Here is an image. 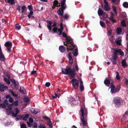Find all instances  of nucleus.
I'll use <instances>...</instances> for the list:
<instances>
[{"label": "nucleus", "instance_id": "f257e3e1", "mask_svg": "<svg viewBox=\"0 0 128 128\" xmlns=\"http://www.w3.org/2000/svg\"><path fill=\"white\" fill-rule=\"evenodd\" d=\"M62 72L64 74L68 75L70 74V76L72 78H74L75 76V69L73 68L71 69V65L70 64L67 66L66 68H62Z\"/></svg>", "mask_w": 128, "mask_h": 128}, {"label": "nucleus", "instance_id": "f03ea898", "mask_svg": "<svg viewBox=\"0 0 128 128\" xmlns=\"http://www.w3.org/2000/svg\"><path fill=\"white\" fill-rule=\"evenodd\" d=\"M122 102V99L119 97H115L113 98V102L116 107H120L121 106Z\"/></svg>", "mask_w": 128, "mask_h": 128}, {"label": "nucleus", "instance_id": "7ed1b4c3", "mask_svg": "<svg viewBox=\"0 0 128 128\" xmlns=\"http://www.w3.org/2000/svg\"><path fill=\"white\" fill-rule=\"evenodd\" d=\"M80 114L81 115V120L83 126H86L87 123L86 121L85 120L84 117V111L82 107L81 108Z\"/></svg>", "mask_w": 128, "mask_h": 128}, {"label": "nucleus", "instance_id": "20e7f679", "mask_svg": "<svg viewBox=\"0 0 128 128\" xmlns=\"http://www.w3.org/2000/svg\"><path fill=\"white\" fill-rule=\"evenodd\" d=\"M66 41L68 44H70L72 47L68 48V46L67 50H72L74 48V42L72 39L69 36H68V37L66 38Z\"/></svg>", "mask_w": 128, "mask_h": 128}, {"label": "nucleus", "instance_id": "39448f33", "mask_svg": "<svg viewBox=\"0 0 128 128\" xmlns=\"http://www.w3.org/2000/svg\"><path fill=\"white\" fill-rule=\"evenodd\" d=\"M72 83V86L75 89H78L79 86V81L74 78H73L71 81Z\"/></svg>", "mask_w": 128, "mask_h": 128}, {"label": "nucleus", "instance_id": "423d86ee", "mask_svg": "<svg viewBox=\"0 0 128 128\" xmlns=\"http://www.w3.org/2000/svg\"><path fill=\"white\" fill-rule=\"evenodd\" d=\"M61 7L59 8L57 12L58 15L62 16L64 13V10L66 9V5L61 4Z\"/></svg>", "mask_w": 128, "mask_h": 128}, {"label": "nucleus", "instance_id": "0eeeda50", "mask_svg": "<svg viewBox=\"0 0 128 128\" xmlns=\"http://www.w3.org/2000/svg\"><path fill=\"white\" fill-rule=\"evenodd\" d=\"M4 45L6 47L8 52H11V49L12 46V42H8L4 44Z\"/></svg>", "mask_w": 128, "mask_h": 128}, {"label": "nucleus", "instance_id": "6e6552de", "mask_svg": "<svg viewBox=\"0 0 128 128\" xmlns=\"http://www.w3.org/2000/svg\"><path fill=\"white\" fill-rule=\"evenodd\" d=\"M9 104L8 100H5L2 104H0V109L1 108H5L6 106H8Z\"/></svg>", "mask_w": 128, "mask_h": 128}, {"label": "nucleus", "instance_id": "1a4fd4ad", "mask_svg": "<svg viewBox=\"0 0 128 128\" xmlns=\"http://www.w3.org/2000/svg\"><path fill=\"white\" fill-rule=\"evenodd\" d=\"M10 80L14 83L16 88L17 89H18L19 86L18 82L17 81H16V80L13 78L11 79Z\"/></svg>", "mask_w": 128, "mask_h": 128}, {"label": "nucleus", "instance_id": "9d476101", "mask_svg": "<svg viewBox=\"0 0 128 128\" xmlns=\"http://www.w3.org/2000/svg\"><path fill=\"white\" fill-rule=\"evenodd\" d=\"M113 49L114 50V52L116 53H118L121 56H123L124 55V54L123 52L120 49H114V48Z\"/></svg>", "mask_w": 128, "mask_h": 128}, {"label": "nucleus", "instance_id": "9b49d317", "mask_svg": "<svg viewBox=\"0 0 128 128\" xmlns=\"http://www.w3.org/2000/svg\"><path fill=\"white\" fill-rule=\"evenodd\" d=\"M60 28H58V32L59 33V35H61L62 34V31L64 29L63 24L62 22H61L60 23Z\"/></svg>", "mask_w": 128, "mask_h": 128}, {"label": "nucleus", "instance_id": "f8f14e48", "mask_svg": "<svg viewBox=\"0 0 128 128\" xmlns=\"http://www.w3.org/2000/svg\"><path fill=\"white\" fill-rule=\"evenodd\" d=\"M46 22H47V23L48 24L47 26V28L50 31H51L52 29L51 25L52 23V22L51 20H47L46 21Z\"/></svg>", "mask_w": 128, "mask_h": 128}, {"label": "nucleus", "instance_id": "ddd939ff", "mask_svg": "<svg viewBox=\"0 0 128 128\" xmlns=\"http://www.w3.org/2000/svg\"><path fill=\"white\" fill-rule=\"evenodd\" d=\"M8 87L0 83V92H2L5 89H7Z\"/></svg>", "mask_w": 128, "mask_h": 128}, {"label": "nucleus", "instance_id": "4468645a", "mask_svg": "<svg viewBox=\"0 0 128 128\" xmlns=\"http://www.w3.org/2000/svg\"><path fill=\"white\" fill-rule=\"evenodd\" d=\"M110 88H111L110 93L112 94L116 93V92L115 86L113 84L111 85L110 86Z\"/></svg>", "mask_w": 128, "mask_h": 128}, {"label": "nucleus", "instance_id": "2eb2a0df", "mask_svg": "<svg viewBox=\"0 0 128 128\" xmlns=\"http://www.w3.org/2000/svg\"><path fill=\"white\" fill-rule=\"evenodd\" d=\"M111 16L109 18V19L110 20H111L112 22L113 23H115L116 21V20L114 19V14L112 12H110Z\"/></svg>", "mask_w": 128, "mask_h": 128}, {"label": "nucleus", "instance_id": "dca6fc26", "mask_svg": "<svg viewBox=\"0 0 128 128\" xmlns=\"http://www.w3.org/2000/svg\"><path fill=\"white\" fill-rule=\"evenodd\" d=\"M98 13L99 16H101L103 15L104 16L105 15V12H104L100 8L98 9Z\"/></svg>", "mask_w": 128, "mask_h": 128}, {"label": "nucleus", "instance_id": "f3484780", "mask_svg": "<svg viewBox=\"0 0 128 128\" xmlns=\"http://www.w3.org/2000/svg\"><path fill=\"white\" fill-rule=\"evenodd\" d=\"M15 114L14 112H12V115L14 117H16L17 116L19 112V111L18 110V109L17 108L15 109Z\"/></svg>", "mask_w": 128, "mask_h": 128}, {"label": "nucleus", "instance_id": "a211bd4d", "mask_svg": "<svg viewBox=\"0 0 128 128\" xmlns=\"http://www.w3.org/2000/svg\"><path fill=\"white\" fill-rule=\"evenodd\" d=\"M54 6L56 7H60L61 6L60 5V3H59L58 0H55L53 2Z\"/></svg>", "mask_w": 128, "mask_h": 128}, {"label": "nucleus", "instance_id": "6ab92c4d", "mask_svg": "<svg viewBox=\"0 0 128 128\" xmlns=\"http://www.w3.org/2000/svg\"><path fill=\"white\" fill-rule=\"evenodd\" d=\"M68 59L69 60L70 64L71 65L73 63V60L71 56V54L70 53H68Z\"/></svg>", "mask_w": 128, "mask_h": 128}, {"label": "nucleus", "instance_id": "aec40b11", "mask_svg": "<svg viewBox=\"0 0 128 128\" xmlns=\"http://www.w3.org/2000/svg\"><path fill=\"white\" fill-rule=\"evenodd\" d=\"M59 49L60 51L62 52H64L66 50V48L63 46L61 45L59 46Z\"/></svg>", "mask_w": 128, "mask_h": 128}, {"label": "nucleus", "instance_id": "412c9836", "mask_svg": "<svg viewBox=\"0 0 128 128\" xmlns=\"http://www.w3.org/2000/svg\"><path fill=\"white\" fill-rule=\"evenodd\" d=\"M122 41V40L120 38H118V39L115 40V42L117 45L120 46L121 44Z\"/></svg>", "mask_w": 128, "mask_h": 128}, {"label": "nucleus", "instance_id": "4be33fe9", "mask_svg": "<svg viewBox=\"0 0 128 128\" xmlns=\"http://www.w3.org/2000/svg\"><path fill=\"white\" fill-rule=\"evenodd\" d=\"M26 7L24 6H23L21 7L22 13L24 15L25 14V12H26Z\"/></svg>", "mask_w": 128, "mask_h": 128}, {"label": "nucleus", "instance_id": "5701e85b", "mask_svg": "<svg viewBox=\"0 0 128 128\" xmlns=\"http://www.w3.org/2000/svg\"><path fill=\"white\" fill-rule=\"evenodd\" d=\"M0 60L2 61H4L6 60L5 58L2 53H0Z\"/></svg>", "mask_w": 128, "mask_h": 128}, {"label": "nucleus", "instance_id": "b1692460", "mask_svg": "<svg viewBox=\"0 0 128 128\" xmlns=\"http://www.w3.org/2000/svg\"><path fill=\"white\" fill-rule=\"evenodd\" d=\"M78 100H76V99L74 100L73 102H70V104L72 106H76L78 104Z\"/></svg>", "mask_w": 128, "mask_h": 128}, {"label": "nucleus", "instance_id": "393cba45", "mask_svg": "<svg viewBox=\"0 0 128 128\" xmlns=\"http://www.w3.org/2000/svg\"><path fill=\"white\" fill-rule=\"evenodd\" d=\"M104 83L106 86H108L110 83V80L108 79H106L104 81Z\"/></svg>", "mask_w": 128, "mask_h": 128}, {"label": "nucleus", "instance_id": "a878e982", "mask_svg": "<svg viewBox=\"0 0 128 128\" xmlns=\"http://www.w3.org/2000/svg\"><path fill=\"white\" fill-rule=\"evenodd\" d=\"M14 0H5V1L6 3H8L10 4L11 5L14 4H15Z\"/></svg>", "mask_w": 128, "mask_h": 128}, {"label": "nucleus", "instance_id": "bb28decb", "mask_svg": "<svg viewBox=\"0 0 128 128\" xmlns=\"http://www.w3.org/2000/svg\"><path fill=\"white\" fill-rule=\"evenodd\" d=\"M6 110L7 114L8 115H9L11 112L12 108L11 107L8 106V109H6Z\"/></svg>", "mask_w": 128, "mask_h": 128}, {"label": "nucleus", "instance_id": "cd10ccee", "mask_svg": "<svg viewBox=\"0 0 128 128\" xmlns=\"http://www.w3.org/2000/svg\"><path fill=\"white\" fill-rule=\"evenodd\" d=\"M72 54L74 56H76L78 55V49L76 48L73 51Z\"/></svg>", "mask_w": 128, "mask_h": 128}, {"label": "nucleus", "instance_id": "c85d7f7f", "mask_svg": "<svg viewBox=\"0 0 128 128\" xmlns=\"http://www.w3.org/2000/svg\"><path fill=\"white\" fill-rule=\"evenodd\" d=\"M104 10L105 11H109L110 10L108 4L105 5L104 7Z\"/></svg>", "mask_w": 128, "mask_h": 128}, {"label": "nucleus", "instance_id": "c756f323", "mask_svg": "<svg viewBox=\"0 0 128 128\" xmlns=\"http://www.w3.org/2000/svg\"><path fill=\"white\" fill-rule=\"evenodd\" d=\"M20 93L22 94H25V90L23 87H21L20 90Z\"/></svg>", "mask_w": 128, "mask_h": 128}, {"label": "nucleus", "instance_id": "7c9ffc66", "mask_svg": "<svg viewBox=\"0 0 128 128\" xmlns=\"http://www.w3.org/2000/svg\"><path fill=\"white\" fill-rule=\"evenodd\" d=\"M116 31V34H119L122 32V29L121 28L119 27L117 29Z\"/></svg>", "mask_w": 128, "mask_h": 128}, {"label": "nucleus", "instance_id": "2f4dec72", "mask_svg": "<svg viewBox=\"0 0 128 128\" xmlns=\"http://www.w3.org/2000/svg\"><path fill=\"white\" fill-rule=\"evenodd\" d=\"M113 53L114 54V56L113 58H113L115 59L116 60H117L118 58V54L117 53H116L114 51L113 52Z\"/></svg>", "mask_w": 128, "mask_h": 128}, {"label": "nucleus", "instance_id": "473e14b6", "mask_svg": "<svg viewBox=\"0 0 128 128\" xmlns=\"http://www.w3.org/2000/svg\"><path fill=\"white\" fill-rule=\"evenodd\" d=\"M121 64L123 67H125L126 66V60H123L122 61Z\"/></svg>", "mask_w": 128, "mask_h": 128}, {"label": "nucleus", "instance_id": "72a5a7b5", "mask_svg": "<svg viewBox=\"0 0 128 128\" xmlns=\"http://www.w3.org/2000/svg\"><path fill=\"white\" fill-rule=\"evenodd\" d=\"M10 93L14 97H17L18 96V94H15L14 92L12 90L10 91Z\"/></svg>", "mask_w": 128, "mask_h": 128}, {"label": "nucleus", "instance_id": "f704fd0d", "mask_svg": "<svg viewBox=\"0 0 128 128\" xmlns=\"http://www.w3.org/2000/svg\"><path fill=\"white\" fill-rule=\"evenodd\" d=\"M121 24L122 26L124 27L126 26V22L124 20H123L121 21Z\"/></svg>", "mask_w": 128, "mask_h": 128}, {"label": "nucleus", "instance_id": "c9c22d12", "mask_svg": "<svg viewBox=\"0 0 128 128\" xmlns=\"http://www.w3.org/2000/svg\"><path fill=\"white\" fill-rule=\"evenodd\" d=\"M110 60L112 62V63L115 64H116L117 62L116 60L113 58H109Z\"/></svg>", "mask_w": 128, "mask_h": 128}, {"label": "nucleus", "instance_id": "e433bc0d", "mask_svg": "<svg viewBox=\"0 0 128 128\" xmlns=\"http://www.w3.org/2000/svg\"><path fill=\"white\" fill-rule=\"evenodd\" d=\"M29 116V115L28 114H26L23 117L22 119L26 121L28 119Z\"/></svg>", "mask_w": 128, "mask_h": 128}, {"label": "nucleus", "instance_id": "4c0bfd02", "mask_svg": "<svg viewBox=\"0 0 128 128\" xmlns=\"http://www.w3.org/2000/svg\"><path fill=\"white\" fill-rule=\"evenodd\" d=\"M123 6L125 8H128V3L126 2H124L123 4Z\"/></svg>", "mask_w": 128, "mask_h": 128}, {"label": "nucleus", "instance_id": "58836bf2", "mask_svg": "<svg viewBox=\"0 0 128 128\" xmlns=\"http://www.w3.org/2000/svg\"><path fill=\"white\" fill-rule=\"evenodd\" d=\"M69 17V16L68 14H65L63 16V18L64 19L68 20V18Z\"/></svg>", "mask_w": 128, "mask_h": 128}, {"label": "nucleus", "instance_id": "ea45409f", "mask_svg": "<svg viewBox=\"0 0 128 128\" xmlns=\"http://www.w3.org/2000/svg\"><path fill=\"white\" fill-rule=\"evenodd\" d=\"M58 29L57 27H54L53 29L52 30L54 33H56L57 32V31H58Z\"/></svg>", "mask_w": 128, "mask_h": 128}, {"label": "nucleus", "instance_id": "a19ab883", "mask_svg": "<svg viewBox=\"0 0 128 128\" xmlns=\"http://www.w3.org/2000/svg\"><path fill=\"white\" fill-rule=\"evenodd\" d=\"M120 87L119 85H118L116 87H115L116 89V92H118L120 90Z\"/></svg>", "mask_w": 128, "mask_h": 128}, {"label": "nucleus", "instance_id": "79ce46f5", "mask_svg": "<svg viewBox=\"0 0 128 128\" xmlns=\"http://www.w3.org/2000/svg\"><path fill=\"white\" fill-rule=\"evenodd\" d=\"M112 8L114 12L116 14H117L118 12H117V10L116 7L114 6H113Z\"/></svg>", "mask_w": 128, "mask_h": 128}, {"label": "nucleus", "instance_id": "37998d69", "mask_svg": "<svg viewBox=\"0 0 128 128\" xmlns=\"http://www.w3.org/2000/svg\"><path fill=\"white\" fill-rule=\"evenodd\" d=\"M39 128H46V126L44 124H40L38 126Z\"/></svg>", "mask_w": 128, "mask_h": 128}, {"label": "nucleus", "instance_id": "c03bdc74", "mask_svg": "<svg viewBox=\"0 0 128 128\" xmlns=\"http://www.w3.org/2000/svg\"><path fill=\"white\" fill-rule=\"evenodd\" d=\"M100 24L102 28H105V25L104 22L100 21Z\"/></svg>", "mask_w": 128, "mask_h": 128}, {"label": "nucleus", "instance_id": "a18cd8bd", "mask_svg": "<svg viewBox=\"0 0 128 128\" xmlns=\"http://www.w3.org/2000/svg\"><path fill=\"white\" fill-rule=\"evenodd\" d=\"M15 26V29L18 30H20L21 28L20 26L18 24H16Z\"/></svg>", "mask_w": 128, "mask_h": 128}, {"label": "nucleus", "instance_id": "49530a36", "mask_svg": "<svg viewBox=\"0 0 128 128\" xmlns=\"http://www.w3.org/2000/svg\"><path fill=\"white\" fill-rule=\"evenodd\" d=\"M4 80L8 84H10V81L9 80H8L6 78H4Z\"/></svg>", "mask_w": 128, "mask_h": 128}, {"label": "nucleus", "instance_id": "de8ad7c7", "mask_svg": "<svg viewBox=\"0 0 128 128\" xmlns=\"http://www.w3.org/2000/svg\"><path fill=\"white\" fill-rule=\"evenodd\" d=\"M60 0V3L62 5H66L65 4L66 2V0Z\"/></svg>", "mask_w": 128, "mask_h": 128}, {"label": "nucleus", "instance_id": "09e8293b", "mask_svg": "<svg viewBox=\"0 0 128 128\" xmlns=\"http://www.w3.org/2000/svg\"><path fill=\"white\" fill-rule=\"evenodd\" d=\"M116 72V78L118 80H120V77L119 76V74L118 72Z\"/></svg>", "mask_w": 128, "mask_h": 128}, {"label": "nucleus", "instance_id": "8fccbe9b", "mask_svg": "<svg viewBox=\"0 0 128 128\" xmlns=\"http://www.w3.org/2000/svg\"><path fill=\"white\" fill-rule=\"evenodd\" d=\"M47 124L48 125H49L50 127H52V124L50 120H48L47 122Z\"/></svg>", "mask_w": 128, "mask_h": 128}, {"label": "nucleus", "instance_id": "3c124183", "mask_svg": "<svg viewBox=\"0 0 128 128\" xmlns=\"http://www.w3.org/2000/svg\"><path fill=\"white\" fill-rule=\"evenodd\" d=\"M76 99H78V100L80 102H82L81 100V98L79 96H78L77 95L76 96Z\"/></svg>", "mask_w": 128, "mask_h": 128}, {"label": "nucleus", "instance_id": "603ef678", "mask_svg": "<svg viewBox=\"0 0 128 128\" xmlns=\"http://www.w3.org/2000/svg\"><path fill=\"white\" fill-rule=\"evenodd\" d=\"M40 112V110L38 109H34V114H36L39 112Z\"/></svg>", "mask_w": 128, "mask_h": 128}, {"label": "nucleus", "instance_id": "864d4df0", "mask_svg": "<svg viewBox=\"0 0 128 128\" xmlns=\"http://www.w3.org/2000/svg\"><path fill=\"white\" fill-rule=\"evenodd\" d=\"M18 100H16L13 103L14 105L16 106H18Z\"/></svg>", "mask_w": 128, "mask_h": 128}, {"label": "nucleus", "instance_id": "5fc2aeb1", "mask_svg": "<svg viewBox=\"0 0 128 128\" xmlns=\"http://www.w3.org/2000/svg\"><path fill=\"white\" fill-rule=\"evenodd\" d=\"M21 128H26V126L25 124L23 123L20 125Z\"/></svg>", "mask_w": 128, "mask_h": 128}, {"label": "nucleus", "instance_id": "6e6d98bb", "mask_svg": "<svg viewBox=\"0 0 128 128\" xmlns=\"http://www.w3.org/2000/svg\"><path fill=\"white\" fill-rule=\"evenodd\" d=\"M80 89L81 91H82L84 90V87L83 85H80Z\"/></svg>", "mask_w": 128, "mask_h": 128}, {"label": "nucleus", "instance_id": "4d7b16f0", "mask_svg": "<svg viewBox=\"0 0 128 128\" xmlns=\"http://www.w3.org/2000/svg\"><path fill=\"white\" fill-rule=\"evenodd\" d=\"M28 8L30 10H32L33 9V7L32 5H28Z\"/></svg>", "mask_w": 128, "mask_h": 128}, {"label": "nucleus", "instance_id": "13d9d810", "mask_svg": "<svg viewBox=\"0 0 128 128\" xmlns=\"http://www.w3.org/2000/svg\"><path fill=\"white\" fill-rule=\"evenodd\" d=\"M62 36L66 38L68 37L67 34L64 32H62Z\"/></svg>", "mask_w": 128, "mask_h": 128}, {"label": "nucleus", "instance_id": "bf43d9fd", "mask_svg": "<svg viewBox=\"0 0 128 128\" xmlns=\"http://www.w3.org/2000/svg\"><path fill=\"white\" fill-rule=\"evenodd\" d=\"M32 126L34 128H36L37 127V124L36 122H34L32 123Z\"/></svg>", "mask_w": 128, "mask_h": 128}, {"label": "nucleus", "instance_id": "052dcab7", "mask_svg": "<svg viewBox=\"0 0 128 128\" xmlns=\"http://www.w3.org/2000/svg\"><path fill=\"white\" fill-rule=\"evenodd\" d=\"M14 101L13 98L12 97H10L9 98V101L10 102H12Z\"/></svg>", "mask_w": 128, "mask_h": 128}, {"label": "nucleus", "instance_id": "680f3d73", "mask_svg": "<svg viewBox=\"0 0 128 128\" xmlns=\"http://www.w3.org/2000/svg\"><path fill=\"white\" fill-rule=\"evenodd\" d=\"M53 24L52 25V27H56V26L57 25L56 22L55 21H53Z\"/></svg>", "mask_w": 128, "mask_h": 128}, {"label": "nucleus", "instance_id": "e2e57ef3", "mask_svg": "<svg viewBox=\"0 0 128 128\" xmlns=\"http://www.w3.org/2000/svg\"><path fill=\"white\" fill-rule=\"evenodd\" d=\"M24 100L25 102H27L29 101V99L28 97H26L24 98Z\"/></svg>", "mask_w": 128, "mask_h": 128}, {"label": "nucleus", "instance_id": "0e129e2a", "mask_svg": "<svg viewBox=\"0 0 128 128\" xmlns=\"http://www.w3.org/2000/svg\"><path fill=\"white\" fill-rule=\"evenodd\" d=\"M112 30H108L107 32V35L108 36H110L112 34Z\"/></svg>", "mask_w": 128, "mask_h": 128}, {"label": "nucleus", "instance_id": "69168bd1", "mask_svg": "<svg viewBox=\"0 0 128 128\" xmlns=\"http://www.w3.org/2000/svg\"><path fill=\"white\" fill-rule=\"evenodd\" d=\"M50 85V83L49 82H46L45 84V86L47 87H49Z\"/></svg>", "mask_w": 128, "mask_h": 128}, {"label": "nucleus", "instance_id": "338daca9", "mask_svg": "<svg viewBox=\"0 0 128 128\" xmlns=\"http://www.w3.org/2000/svg\"><path fill=\"white\" fill-rule=\"evenodd\" d=\"M60 90L59 89H58L57 90V91H56V92H57V94L55 93L54 94V95H55V96H56V98L58 96V92H60Z\"/></svg>", "mask_w": 128, "mask_h": 128}, {"label": "nucleus", "instance_id": "774afa93", "mask_svg": "<svg viewBox=\"0 0 128 128\" xmlns=\"http://www.w3.org/2000/svg\"><path fill=\"white\" fill-rule=\"evenodd\" d=\"M36 70H33L32 71L31 73V75H33L34 74H36Z\"/></svg>", "mask_w": 128, "mask_h": 128}]
</instances>
